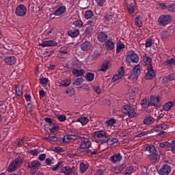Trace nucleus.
<instances>
[{
	"label": "nucleus",
	"instance_id": "f8f14e48",
	"mask_svg": "<svg viewBox=\"0 0 175 175\" xmlns=\"http://www.w3.org/2000/svg\"><path fill=\"white\" fill-rule=\"evenodd\" d=\"M61 173H64L65 175L73 174L76 175V171H75V167L70 168V167L65 166L61 170Z\"/></svg>",
	"mask_w": 175,
	"mask_h": 175
},
{
	"label": "nucleus",
	"instance_id": "c756f323",
	"mask_svg": "<svg viewBox=\"0 0 175 175\" xmlns=\"http://www.w3.org/2000/svg\"><path fill=\"white\" fill-rule=\"evenodd\" d=\"M70 84H72V80L70 78H66L62 81L60 87H69Z\"/></svg>",
	"mask_w": 175,
	"mask_h": 175
},
{
	"label": "nucleus",
	"instance_id": "72a5a7b5",
	"mask_svg": "<svg viewBox=\"0 0 175 175\" xmlns=\"http://www.w3.org/2000/svg\"><path fill=\"white\" fill-rule=\"evenodd\" d=\"M79 5L82 9H87L90 6L88 0H80Z\"/></svg>",
	"mask_w": 175,
	"mask_h": 175
},
{
	"label": "nucleus",
	"instance_id": "423d86ee",
	"mask_svg": "<svg viewBox=\"0 0 175 175\" xmlns=\"http://www.w3.org/2000/svg\"><path fill=\"white\" fill-rule=\"evenodd\" d=\"M174 33L175 29L173 27H169L168 29L161 33V37L163 40H166V39H169L170 36H173Z\"/></svg>",
	"mask_w": 175,
	"mask_h": 175
},
{
	"label": "nucleus",
	"instance_id": "a18cd8bd",
	"mask_svg": "<svg viewBox=\"0 0 175 175\" xmlns=\"http://www.w3.org/2000/svg\"><path fill=\"white\" fill-rule=\"evenodd\" d=\"M87 169H88V165L84 163H81L80 164V170L81 173H85L87 171Z\"/></svg>",
	"mask_w": 175,
	"mask_h": 175
},
{
	"label": "nucleus",
	"instance_id": "9b49d317",
	"mask_svg": "<svg viewBox=\"0 0 175 175\" xmlns=\"http://www.w3.org/2000/svg\"><path fill=\"white\" fill-rule=\"evenodd\" d=\"M79 133L75 135H64L63 137V143H69L71 140H76L79 139Z\"/></svg>",
	"mask_w": 175,
	"mask_h": 175
},
{
	"label": "nucleus",
	"instance_id": "7ed1b4c3",
	"mask_svg": "<svg viewBox=\"0 0 175 175\" xmlns=\"http://www.w3.org/2000/svg\"><path fill=\"white\" fill-rule=\"evenodd\" d=\"M140 65H135V67L133 68L132 72L129 77V79H130V80H132L133 81H136V80H137V77H139L140 75Z\"/></svg>",
	"mask_w": 175,
	"mask_h": 175
},
{
	"label": "nucleus",
	"instance_id": "9d476101",
	"mask_svg": "<svg viewBox=\"0 0 175 175\" xmlns=\"http://www.w3.org/2000/svg\"><path fill=\"white\" fill-rule=\"evenodd\" d=\"M172 172V167L167 164L163 165L159 170V174L160 175H169Z\"/></svg>",
	"mask_w": 175,
	"mask_h": 175
},
{
	"label": "nucleus",
	"instance_id": "4d7b16f0",
	"mask_svg": "<svg viewBox=\"0 0 175 175\" xmlns=\"http://www.w3.org/2000/svg\"><path fill=\"white\" fill-rule=\"evenodd\" d=\"M160 148H169V142H163L159 144Z\"/></svg>",
	"mask_w": 175,
	"mask_h": 175
},
{
	"label": "nucleus",
	"instance_id": "49530a36",
	"mask_svg": "<svg viewBox=\"0 0 175 175\" xmlns=\"http://www.w3.org/2000/svg\"><path fill=\"white\" fill-rule=\"evenodd\" d=\"M109 69V62H106L102 64L101 67L100 68V72H106Z\"/></svg>",
	"mask_w": 175,
	"mask_h": 175
},
{
	"label": "nucleus",
	"instance_id": "e2e57ef3",
	"mask_svg": "<svg viewBox=\"0 0 175 175\" xmlns=\"http://www.w3.org/2000/svg\"><path fill=\"white\" fill-rule=\"evenodd\" d=\"M99 57H100V53L98 51H94L92 55V58L93 59H96V58H99Z\"/></svg>",
	"mask_w": 175,
	"mask_h": 175
},
{
	"label": "nucleus",
	"instance_id": "f03ea898",
	"mask_svg": "<svg viewBox=\"0 0 175 175\" xmlns=\"http://www.w3.org/2000/svg\"><path fill=\"white\" fill-rule=\"evenodd\" d=\"M122 112L125 116H129V118H133L136 116L135 109L129 105H124L122 109Z\"/></svg>",
	"mask_w": 175,
	"mask_h": 175
},
{
	"label": "nucleus",
	"instance_id": "c85d7f7f",
	"mask_svg": "<svg viewBox=\"0 0 175 175\" xmlns=\"http://www.w3.org/2000/svg\"><path fill=\"white\" fill-rule=\"evenodd\" d=\"M149 159L151 162L157 163V162H159V155L157 153H153L149 156Z\"/></svg>",
	"mask_w": 175,
	"mask_h": 175
},
{
	"label": "nucleus",
	"instance_id": "79ce46f5",
	"mask_svg": "<svg viewBox=\"0 0 175 175\" xmlns=\"http://www.w3.org/2000/svg\"><path fill=\"white\" fill-rule=\"evenodd\" d=\"M168 148H170V150L175 154V140H172L171 143L169 142L168 144Z\"/></svg>",
	"mask_w": 175,
	"mask_h": 175
},
{
	"label": "nucleus",
	"instance_id": "09e8293b",
	"mask_svg": "<svg viewBox=\"0 0 175 175\" xmlns=\"http://www.w3.org/2000/svg\"><path fill=\"white\" fill-rule=\"evenodd\" d=\"M94 75L91 72H88L85 75L87 81H92L94 80Z\"/></svg>",
	"mask_w": 175,
	"mask_h": 175
},
{
	"label": "nucleus",
	"instance_id": "bf43d9fd",
	"mask_svg": "<svg viewBox=\"0 0 175 175\" xmlns=\"http://www.w3.org/2000/svg\"><path fill=\"white\" fill-rule=\"evenodd\" d=\"M84 154H90V155L92 157L93 155H96L98 154L97 150L92 151L91 149L86 150L84 151Z\"/></svg>",
	"mask_w": 175,
	"mask_h": 175
},
{
	"label": "nucleus",
	"instance_id": "473e14b6",
	"mask_svg": "<svg viewBox=\"0 0 175 175\" xmlns=\"http://www.w3.org/2000/svg\"><path fill=\"white\" fill-rule=\"evenodd\" d=\"M142 107L144 109H148L149 106H151L150 101L147 100V98H144L141 102Z\"/></svg>",
	"mask_w": 175,
	"mask_h": 175
},
{
	"label": "nucleus",
	"instance_id": "bb28decb",
	"mask_svg": "<svg viewBox=\"0 0 175 175\" xmlns=\"http://www.w3.org/2000/svg\"><path fill=\"white\" fill-rule=\"evenodd\" d=\"M116 54H120L122 49H125V44L121 40L118 41L116 44Z\"/></svg>",
	"mask_w": 175,
	"mask_h": 175
},
{
	"label": "nucleus",
	"instance_id": "f257e3e1",
	"mask_svg": "<svg viewBox=\"0 0 175 175\" xmlns=\"http://www.w3.org/2000/svg\"><path fill=\"white\" fill-rule=\"evenodd\" d=\"M172 16L169 14L161 15L157 20L158 24L161 27H166V25L172 23Z\"/></svg>",
	"mask_w": 175,
	"mask_h": 175
},
{
	"label": "nucleus",
	"instance_id": "13d9d810",
	"mask_svg": "<svg viewBox=\"0 0 175 175\" xmlns=\"http://www.w3.org/2000/svg\"><path fill=\"white\" fill-rule=\"evenodd\" d=\"M166 9H167L168 12H170V13H174L175 4H170V5L166 7Z\"/></svg>",
	"mask_w": 175,
	"mask_h": 175
},
{
	"label": "nucleus",
	"instance_id": "6e6552de",
	"mask_svg": "<svg viewBox=\"0 0 175 175\" xmlns=\"http://www.w3.org/2000/svg\"><path fill=\"white\" fill-rule=\"evenodd\" d=\"M96 142L100 143L101 144H108L111 146L113 144H116V143H118V139L114 137L110 138L108 135L107 139H98Z\"/></svg>",
	"mask_w": 175,
	"mask_h": 175
},
{
	"label": "nucleus",
	"instance_id": "6e6d98bb",
	"mask_svg": "<svg viewBox=\"0 0 175 175\" xmlns=\"http://www.w3.org/2000/svg\"><path fill=\"white\" fill-rule=\"evenodd\" d=\"M127 10H129L130 14L135 13V6H133V5L127 4Z\"/></svg>",
	"mask_w": 175,
	"mask_h": 175
},
{
	"label": "nucleus",
	"instance_id": "393cba45",
	"mask_svg": "<svg viewBox=\"0 0 175 175\" xmlns=\"http://www.w3.org/2000/svg\"><path fill=\"white\" fill-rule=\"evenodd\" d=\"M72 75L76 76V77H80V76H83L85 73V71L83 69H73L72 71Z\"/></svg>",
	"mask_w": 175,
	"mask_h": 175
},
{
	"label": "nucleus",
	"instance_id": "b1692460",
	"mask_svg": "<svg viewBox=\"0 0 175 175\" xmlns=\"http://www.w3.org/2000/svg\"><path fill=\"white\" fill-rule=\"evenodd\" d=\"M4 62L7 64V65H14V64H16V59L14 56H10L6 57L4 59Z\"/></svg>",
	"mask_w": 175,
	"mask_h": 175
},
{
	"label": "nucleus",
	"instance_id": "6ab92c4d",
	"mask_svg": "<svg viewBox=\"0 0 175 175\" xmlns=\"http://www.w3.org/2000/svg\"><path fill=\"white\" fill-rule=\"evenodd\" d=\"M40 161L38 160H34L33 161L29 162L27 164V167L29 169H38V167H40Z\"/></svg>",
	"mask_w": 175,
	"mask_h": 175
},
{
	"label": "nucleus",
	"instance_id": "052dcab7",
	"mask_svg": "<svg viewBox=\"0 0 175 175\" xmlns=\"http://www.w3.org/2000/svg\"><path fill=\"white\" fill-rule=\"evenodd\" d=\"M57 118L60 122H64V121H66V116L65 115L57 116Z\"/></svg>",
	"mask_w": 175,
	"mask_h": 175
},
{
	"label": "nucleus",
	"instance_id": "ea45409f",
	"mask_svg": "<svg viewBox=\"0 0 175 175\" xmlns=\"http://www.w3.org/2000/svg\"><path fill=\"white\" fill-rule=\"evenodd\" d=\"M152 122H154V118H152V116H148L144 120V123L146 125H150V124H152Z\"/></svg>",
	"mask_w": 175,
	"mask_h": 175
},
{
	"label": "nucleus",
	"instance_id": "dca6fc26",
	"mask_svg": "<svg viewBox=\"0 0 175 175\" xmlns=\"http://www.w3.org/2000/svg\"><path fill=\"white\" fill-rule=\"evenodd\" d=\"M66 10V6L61 5L55 9L53 14L54 16H62V14H64V13H65Z\"/></svg>",
	"mask_w": 175,
	"mask_h": 175
},
{
	"label": "nucleus",
	"instance_id": "20e7f679",
	"mask_svg": "<svg viewBox=\"0 0 175 175\" xmlns=\"http://www.w3.org/2000/svg\"><path fill=\"white\" fill-rule=\"evenodd\" d=\"M23 163V161L21 159H15L9 165L8 172L10 173H12V172H14L16 169H18V166H20Z\"/></svg>",
	"mask_w": 175,
	"mask_h": 175
},
{
	"label": "nucleus",
	"instance_id": "39448f33",
	"mask_svg": "<svg viewBox=\"0 0 175 175\" xmlns=\"http://www.w3.org/2000/svg\"><path fill=\"white\" fill-rule=\"evenodd\" d=\"M127 62H133L137 64L139 62V55L135 53V51H130L126 56Z\"/></svg>",
	"mask_w": 175,
	"mask_h": 175
},
{
	"label": "nucleus",
	"instance_id": "5701e85b",
	"mask_svg": "<svg viewBox=\"0 0 175 175\" xmlns=\"http://www.w3.org/2000/svg\"><path fill=\"white\" fill-rule=\"evenodd\" d=\"M118 16L117 15V14L114 13V12H109L107 14H105V19L107 20V21H110V20H116V18H118Z\"/></svg>",
	"mask_w": 175,
	"mask_h": 175
},
{
	"label": "nucleus",
	"instance_id": "c9c22d12",
	"mask_svg": "<svg viewBox=\"0 0 175 175\" xmlns=\"http://www.w3.org/2000/svg\"><path fill=\"white\" fill-rule=\"evenodd\" d=\"M146 150L148 151L150 154H155L157 152V149H155V146L153 145H147Z\"/></svg>",
	"mask_w": 175,
	"mask_h": 175
},
{
	"label": "nucleus",
	"instance_id": "a878e982",
	"mask_svg": "<svg viewBox=\"0 0 175 175\" xmlns=\"http://www.w3.org/2000/svg\"><path fill=\"white\" fill-rule=\"evenodd\" d=\"M97 38L99 42H105L107 40V34L103 31H100L98 33Z\"/></svg>",
	"mask_w": 175,
	"mask_h": 175
},
{
	"label": "nucleus",
	"instance_id": "864d4df0",
	"mask_svg": "<svg viewBox=\"0 0 175 175\" xmlns=\"http://www.w3.org/2000/svg\"><path fill=\"white\" fill-rule=\"evenodd\" d=\"M84 79H83V77L77 78L75 82H73L74 85H81L83 84V81Z\"/></svg>",
	"mask_w": 175,
	"mask_h": 175
},
{
	"label": "nucleus",
	"instance_id": "58836bf2",
	"mask_svg": "<svg viewBox=\"0 0 175 175\" xmlns=\"http://www.w3.org/2000/svg\"><path fill=\"white\" fill-rule=\"evenodd\" d=\"M94 16V12H92V10H87L85 14H84V17L85 18H87V20H88V18H91V17Z\"/></svg>",
	"mask_w": 175,
	"mask_h": 175
},
{
	"label": "nucleus",
	"instance_id": "2f4dec72",
	"mask_svg": "<svg viewBox=\"0 0 175 175\" xmlns=\"http://www.w3.org/2000/svg\"><path fill=\"white\" fill-rule=\"evenodd\" d=\"M80 33V31L79 29L75 30H70L68 31V36H70L71 38H77V36H79Z\"/></svg>",
	"mask_w": 175,
	"mask_h": 175
},
{
	"label": "nucleus",
	"instance_id": "5fc2aeb1",
	"mask_svg": "<svg viewBox=\"0 0 175 175\" xmlns=\"http://www.w3.org/2000/svg\"><path fill=\"white\" fill-rule=\"evenodd\" d=\"M59 128V126H58V124H53L52 128L49 129L50 132H51V133H54L57 131H58V129Z\"/></svg>",
	"mask_w": 175,
	"mask_h": 175
},
{
	"label": "nucleus",
	"instance_id": "7c9ffc66",
	"mask_svg": "<svg viewBox=\"0 0 175 175\" xmlns=\"http://www.w3.org/2000/svg\"><path fill=\"white\" fill-rule=\"evenodd\" d=\"M135 24L138 28H142L143 27V22H142V16L138 15L135 19Z\"/></svg>",
	"mask_w": 175,
	"mask_h": 175
},
{
	"label": "nucleus",
	"instance_id": "0eeeda50",
	"mask_svg": "<svg viewBox=\"0 0 175 175\" xmlns=\"http://www.w3.org/2000/svg\"><path fill=\"white\" fill-rule=\"evenodd\" d=\"M15 14L19 17H24L27 14V8L24 4L18 5L16 8Z\"/></svg>",
	"mask_w": 175,
	"mask_h": 175
},
{
	"label": "nucleus",
	"instance_id": "4c0bfd02",
	"mask_svg": "<svg viewBox=\"0 0 175 175\" xmlns=\"http://www.w3.org/2000/svg\"><path fill=\"white\" fill-rule=\"evenodd\" d=\"M15 90H16V94L17 96H23V88L18 86V85H15Z\"/></svg>",
	"mask_w": 175,
	"mask_h": 175
},
{
	"label": "nucleus",
	"instance_id": "f704fd0d",
	"mask_svg": "<svg viewBox=\"0 0 175 175\" xmlns=\"http://www.w3.org/2000/svg\"><path fill=\"white\" fill-rule=\"evenodd\" d=\"M79 138L81 139V143L85 142H90V136L85 134L79 133Z\"/></svg>",
	"mask_w": 175,
	"mask_h": 175
},
{
	"label": "nucleus",
	"instance_id": "4be33fe9",
	"mask_svg": "<svg viewBox=\"0 0 175 175\" xmlns=\"http://www.w3.org/2000/svg\"><path fill=\"white\" fill-rule=\"evenodd\" d=\"M92 47L91 42L85 41L81 44V50L82 51H88Z\"/></svg>",
	"mask_w": 175,
	"mask_h": 175
},
{
	"label": "nucleus",
	"instance_id": "774afa93",
	"mask_svg": "<svg viewBox=\"0 0 175 175\" xmlns=\"http://www.w3.org/2000/svg\"><path fill=\"white\" fill-rule=\"evenodd\" d=\"M93 90L95 93L98 94V95L102 93V91L100 90V88L99 86H93Z\"/></svg>",
	"mask_w": 175,
	"mask_h": 175
},
{
	"label": "nucleus",
	"instance_id": "2eb2a0df",
	"mask_svg": "<svg viewBox=\"0 0 175 175\" xmlns=\"http://www.w3.org/2000/svg\"><path fill=\"white\" fill-rule=\"evenodd\" d=\"M146 70H148L146 73L147 80H152L155 77V71H154L152 66L146 67Z\"/></svg>",
	"mask_w": 175,
	"mask_h": 175
},
{
	"label": "nucleus",
	"instance_id": "338daca9",
	"mask_svg": "<svg viewBox=\"0 0 175 175\" xmlns=\"http://www.w3.org/2000/svg\"><path fill=\"white\" fill-rule=\"evenodd\" d=\"M40 84H42L43 85H46L47 83H49V79L48 78H40L39 79Z\"/></svg>",
	"mask_w": 175,
	"mask_h": 175
},
{
	"label": "nucleus",
	"instance_id": "e433bc0d",
	"mask_svg": "<svg viewBox=\"0 0 175 175\" xmlns=\"http://www.w3.org/2000/svg\"><path fill=\"white\" fill-rule=\"evenodd\" d=\"M89 120L87 117H82L77 119V122H81L82 125H85L88 124Z\"/></svg>",
	"mask_w": 175,
	"mask_h": 175
},
{
	"label": "nucleus",
	"instance_id": "a211bd4d",
	"mask_svg": "<svg viewBox=\"0 0 175 175\" xmlns=\"http://www.w3.org/2000/svg\"><path fill=\"white\" fill-rule=\"evenodd\" d=\"M143 62L144 66H146V68H150V66H152V59L148 57V55H145L143 56Z\"/></svg>",
	"mask_w": 175,
	"mask_h": 175
},
{
	"label": "nucleus",
	"instance_id": "412c9836",
	"mask_svg": "<svg viewBox=\"0 0 175 175\" xmlns=\"http://www.w3.org/2000/svg\"><path fill=\"white\" fill-rule=\"evenodd\" d=\"M150 106H154V107H158L159 106V96H150Z\"/></svg>",
	"mask_w": 175,
	"mask_h": 175
},
{
	"label": "nucleus",
	"instance_id": "cd10ccee",
	"mask_svg": "<svg viewBox=\"0 0 175 175\" xmlns=\"http://www.w3.org/2000/svg\"><path fill=\"white\" fill-rule=\"evenodd\" d=\"M174 106V103L173 102L170 101L166 103L163 106V109L164 111H170L171 109Z\"/></svg>",
	"mask_w": 175,
	"mask_h": 175
},
{
	"label": "nucleus",
	"instance_id": "680f3d73",
	"mask_svg": "<svg viewBox=\"0 0 175 175\" xmlns=\"http://www.w3.org/2000/svg\"><path fill=\"white\" fill-rule=\"evenodd\" d=\"M131 94L132 96H136L139 94V89L137 88H133Z\"/></svg>",
	"mask_w": 175,
	"mask_h": 175
},
{
	"label": "nucleus",
	"instance_id": "1a4fd4ad",
	"mask_svg": "<svg viewBox=\"0 0 175 175\" xmlns=\"http://www.w3.org/2000/svg\"><path fill=\"white\" fill-rule=\"evenodd\" d=\"M109 161L113 164L120 163L122 161V155H121V153H115L110 157Z\"/></svg>",
	"mask_w": 175,
	"mask_h": 175
},
{
	"label": "nucleus",
	"instance_id": "603ef678",
	"mask_svg": "<svg viewBox=\"0 0 175 175\" xmlns=\"http://www.w3.org/2000/svg\"><path fill=\"white\" fill-rule=\"evenodd\" d=\"M116 124V120L115 119H109L106 121V125L107 126H113Z\"/></svg>",
	"mask_w": 175,
	"mask_h": 175
},
{
	"label": "nucleus",
	"instance_id": "8fccbe9b",
	"mask_svg": "<svg viewBox=\"0 0 175 175\" xmlns=\"http://www.w3.org/2000/svg\"><path fill=\"white\" fill-rule=\"evenodd\" d=\"M73 25H75L76 28H81V27H83V21L80 20L75 21L73 23Z\"/></svg>",
	"mask_w": 175,
	"mask_h": 175
},
{
	"label": "nucleus",
	"instance_id": "4468645a",
	"mask_svg": "<svg viewBox=\"0 0 175 175\" xmlns=\"http://www.w3.org/2000/svg\"><path fill=\"white\" fill-rule=\"evenodd\" d=\"M57 42L54 40H46L42 43L39 44V46H41V47H54L57 46Z\"/></svg>",
	"mask_w": 175,
	"mask_h": 175
},
{
	"label": "nucleus",
	"instance_id": "37998d69",
	"mask_svg": "<svg viewBox=\"0 0 175 175\" xmlns=\"http://www.w3.org/2000/svg\"><path fill=\"white\" fill-rule=\"evenodd\" d=\"M133 173V167L132 166H129L126 168L124 172V175H131Z\"/></svg>",
	"mask_w": 175,
	"mask_h": 175
},
{
	"label": "nucleus",
	"instance_id": "0e129e2a",
	"mask_svg": "<svg viewBox=\"0 0 175 175\" xmlns=\"http://www.w3.org/2000/svg\"><path fill=\"white\" fill-rule=\"evenodd\" d=\"M124 75H125V72L124 71V67L122 66L118 70V76L122 79V77H124Z\"/></svg>",
	"mask_w": 175,
	"mask_h": 175
},
{
	"label": "nucleus",
	"instance_id": "c03bdc74",
	"mask_svg": "<svg viewBox=\"0 0 175 175\" xmlns=\"http://www.w3.org/2000/svg\"><path fill=\"white\" fill-rule=\"evenodd\" d=\"M164 64L167 66H172L173 65H175V59L174 58L170 59L164 62Z\"/></svg>",
	"mask_w": 175,
	"mask_h": 175
},
{
	"label": "nucleus",
	"instance_id": "69168bd1",
	"mask_svg": "<svg viewBox=\"0 0 175 175\" xmlns=\"http://www.w3.org/2000/svg\"><path fill=\"white\" fill-rule=\"evenodd\" d=\"M167 82L171 81H175V74H171L168 77H165Z\"/></svg>",
	"mask_w": 175,
	"mask_h": 175
},
{
	"label": "nucleus",
	"instance_id": "aec40b11",
	"mask_svg": "<svg viewBox=\"0 0 175 175\" xmlns=\"http://www.w3.org/2000/svg\"><path fill=\"white\" fill-rule=\"evenodd\" d=\"M105 47H107V50H114L116 42H113V39H108L105 42Z\"/></svg>",
	"mask_w": 175,
	"mask_h": 175
},
{
	"label": "nucleus",
	"instance_id": "de8ad7c7",
	"mask_svg": "<svg viewBox=\"0 0 175 175\" xmlns=\"http://www.w3.org/2000/svg\"><path fill=\"white\" fill-rule=\"evenodd\" d=\"M92 31H94V26H88L85 30V33L86 35L91 36V33H92Z\"/></svg>",
	"mask_w": 175,
	"mask_h": 175
},
{
	"label": "nucleus",
	"instance_id": "ddd939ff",
	"mask_svg": "<svg viewBox=\"0 0 175 175\" xmlns=\"http://www.w3.org/2000/svg\"><path fill=\"white\" fill-rule=\"evenodd\" d=\"M90 147H91V141L81 142L79 148V151L84 152L86 150H90Z\"/></svg>",
	"mask_w": 175,
	"mask_h": 175
},
{
	"label": "nucleus",
	"instance_id": "f3484780",
	"mask_svg": "<svg viewBox=\"0 0 175 175\" xmlns=\"http://www.w3.org/2000/svg\"><path fill=\"white\" fill-rule=\"evenodd\" d=\"M94 136L97 139H104V140H106L109 135L104 131H98L94 133Z\"/></svg>",
	"mask_w": 175,
	"mask_h": 175
},
{
	"label": "nucleus",
	"instance_id": "3c124183",
	"mask_svg": "<svg viewBox=\"0 0 175 175\" xmlns=\"http://www.w3.org/2000/svg\"><path fill=\"white\" fill-rule=\"evenodd\" d=\"M66 94H68V96H73L75 94V88H70L66 91Z\"/></svg>",
	"mask_w": 175,
	"mask_h": 175
},
{
	"label": "nucleus",
	"instance_id": "a19ab883",
	"mask_svg": "<svg viewBox=\"0 0 175 175\" xmlns=\"http://www.w3.org/2000/svg\"><path fill=\"white\" fill-rule=\"evenodd\" d=\"M96 20H98V16H94L92 20L88 21L87 23L90 27H95V24H96Z\"/></svg>",
	"mask_w": 175,
	"mask_h": 175
}]
</instances>
